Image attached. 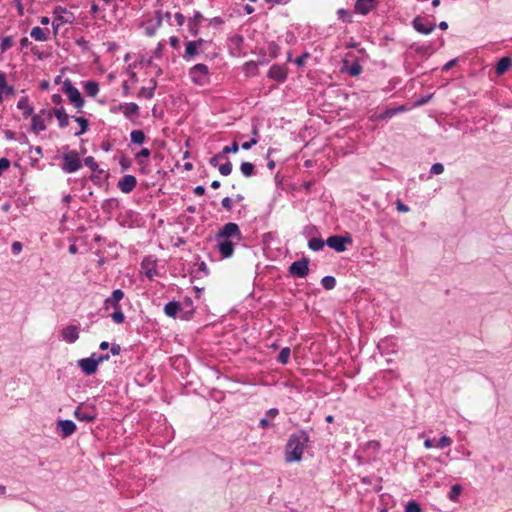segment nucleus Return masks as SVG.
Listing matches in <instances>:
<instances>
[{"label":"nucleus","instance_id":"1","mask_svg":"<svg viewBox=\"0 0 512 512\" xmlns=\"http://www.w3.org/2000/svg\"><path fill=\"white\" fill-rule=\"evenodd\" d=\"M313 441L309 430L301 428L291 433L284 447V459L286 463H298L303 459L306 448L311 447Z\"/></svg>","mask_w":512,"mask_h":512},{"label":"nucleus","instance_id":"2","mask_svg":"<svg viewBox=\"0 0 512 512\" xmlns=\"http://www.w3.org/2000/svg\"><path fill=\"white\" fill-rule=\"evenodd\" d=\"M62 91L66 94L69 102L78 110V112L82 113L81 109L85 104V99L69 78L63 81Z\"/></svg>","mask_w":512,"mask_h":512},{"label":"nucleus","instance_id":"3","mask_svg":"<svg viewBox=\"0 0 512 512\" xmlns=\"http://www.w3.org/2000/svg\"><path fill=\"white\" fill-rule=\"evenodd\" d=\"M61 169L64 173L71 174L77 172L82 167V160L79 152L68 150L62 155Z\"/></svg>","mask_w":512,"mask_h":512},{"label":"nucleus","instance_id":"4","mask_svg":"<svg viewBox=\"0 0 512 512\" xmlns=\"http://www.w3.org/2000/svg\"><path fill=\"white\" fill-rule=\"evenodd\" d=\"M352 242L353 239L349 233L331 235L326 239L327 246L338 253L346 251L347 245Z\"/></svg>","mask_w":512,"mask_h":512},{"label":"nucleus","instance_id":"5","mask_svg":"<svg viewBox=\"0 0 512 512\" xmlns=\"http://www.w3.org/2000/svg\"><path fill=\"white\" fill-rule=\"evenodd\" d=\"M309 264L310 259L306 256H303L302 258L292 262L288 266V274L289 276L295 277V278H305L309 274Z\"/></svg>","mask_w":512,"mask_h":512},{"label":"nucleus","instance_id":"6","mask_svg":"<svg viewBox=\"0 0 512 512\" xmlns=\"http://www.w3.org/2000/svg\"><path fill=\"white\" fill-rule=\"evenodd\" d=\"M218 237H224L236 242H240L243 239V235L239 228V225L235 222L225 223L215 234Z\"/></svg>","mask_w":512,"mask_h":512},{"label":"nucleus","instance_id":"7","mask_svg":"<svg viewBox=\"0 0 512 512\" xmlns=\"http://www.w3.org/2000/svg\"><path fill=\"white\" fill-rule=\"evenodd\" d=\"M73 416L78 421L92 423L97 418V409L94 405L84 407L83 403H81L75 408Z\"/></svg>","mask_w":512,"mask_h":512},{"label":"nucleus","instance_id":"8","mask_svg":"<svg viewBox=\"0 0 512 512\" xmlns=\"http://www.w3.org/2000/svg\"><path fill=\"white\" fill-rule=\"evenodd\" d=\"M188 74L193 84L197 86H202L207 82L203 79V77H208L209 68L206 64L197 63L189 69Z\"/></svg>","mask_w":512,"mask_h":512},{"label":"nucleus","instance_id":"9","mask_svg":"<svg viewBox=\"0 0 512 512\" xmlns=\"http://www.w3.org/2000/svg\"><path fill=\"white\" fill-rule=\"evenodd\" d=\"M216 249L223 259L231 258L238 242L215 235Z\"/></svg>","mask_w":512,"mask_h":512},{"label":"nucleus","instance_id":"10","mask_svg":"<svg viewBox=\"0 0 512 512\" xmlns=\"http://www.w3.org/2000/svg\"><path fill=\"white\" fill-rule=\"evenodd\" d=\"M77 366L84 375L92 376L97 373L99 364L97 359L91 354L89 357L79 359Z\"/></svg>","mask_w":512,"mask_h":512},{"label":"nucleus","instance_id":"11","mask_svg":"<svg viewBox=\"0 0 512 512\" xmlns=\"http://www.w3.org/2000/svg\"><path fill=\"white\" fill-rule=\"evenodd\" d=\"M77 430V425L70 419H59L56 422V432L63 438L66 439L73 435Z\"/></svg>","mask_w":512,"mask_h":512},{"label":"nucleus","instance_id":"12","mask_svg":"<svg viewBox=\"0 0 512 512\" xmlns=\"http://www.w3.org/2000/svg\"><path fill=\"white\" fill-rule=\"evenodd\" d=\"M287 77L288 70L282 64H273L267 72V78L278 83H284Z\"/></svg>","mask_w":512,"mask_h":512},{"label":"nucleus","instance_id":"13","mask_svg":"<svg viewBox=\"0 0 512 512\" xmlns=\"http://www.w3.org/2000/svg\"><path fill=\"white\" fill-rule=\"evenodd\" d=\"M244 37L241 34H234L228 37V50L232 57H238L242 53Z\"/></svg>","mask_w":512,"mask_h":512},{"label":"nucleus","instance_id":"14","mask_svg":"<svg viewBox=\"0 0 512 512\" xmlns=\"http://www.w3.org/2000/svg\"><path fill=\"white\" fill-rule=\"evenodd\" d=\"M136 186L137 179L134 175L131 174L123 175L117 183L118 189L125 194L131 193L136 188Z\"/></svg>","mask_w":512,"mask_h":512},{"label":"nucleus","instance_id":"15","mask_svg":"<svg viewBox=\"0 0 512 512\" xmlns=\"http://www.w3.org/2000/svg\"><path fill=\"white\" fill-rule=\"evenodd\" d=\"M411 25L415 29V31L423 35H428L432 33L436 28V24L433 22L425 24L421 16L414 17L413 20L411 21Z\"/></svg>","mask_w":512,"mask_h":512},{"label":"nucleus","instance_id":"16","mask_svg":"<svg viewBox=\"0 0 512 512\" xmlns=\"http://www.w3.org/2000/svg\"><path fill=\"white\" fill-rule=\"evenodd\" d=\"M55 116L60 128H65L69 125V116L63 106L54 107L49 111V120Z\"/></svg>","mask_w":512,"mask_h":512},{"label":"nucleus","instance_id":"17","mask_svg":"<svg viewBox=\"0 0 512 512\" xmlns=\"http://www.w3.org/2000/svg\"><path fill=\"white\" fill-rule=\"evenodd\" d=\"M62 339L68 344H73L79 339V327L77 325H67L61 330Z\"/></svg>","mask_w":512,"mask_h":512},{"label":"nucleus","instance_id":"18","mask_svg":"<svg viewBox=\"0 0 512 512\" xmlns=\"http://www.w3.org/2000/svg\"><path fill=\"white\" fill-rule=\"evenodd\" d=\"M204 19L200 11L195 10L193 16L188 19L187 28L189 33L196 37L200 33V23Z\"/></svg>","mask_w":512,"mask_h":512},{"label":"nucleus","instance_id":"19","mask_svg":"<svg viewBox=\"0 0 512 512\" xmlns=\"http://www.w3.org/2000/svg\"><path fill=\"white\" fill-rule=\"evenodd\" d=\"M377 5V0H356L354 12L360 15L369 14Z\"/></svg>","mask_w":512,"mask_h":512},{"label":"nucleus","instance_id":"20","mask_svg":"<svg viewBox=\"0 0 512 512\" xmlns=\"http://www.w3.org/2000/svg\"><path fill=\"white\" fill-rule=\"evenodd\" d=\"M194 266H196V268H193L190 271L191 281L209 275V269L207 264L204 261H202L199 256L196 257V263Z\"/></svg>","mask_w":512,"mask_h":512},{"label":"nucleus","instance_id":"21","mask_svg":"<svg viewBox=\"0 0 512 512\" xmlns=\"http://www.w3.org/2000/svg\"><path fill=\"white\" fill-rule=\"evenodd\" d=\"M362 66L357 59L350 62L344 60L342 65V72H346L351 77H357L362 73Z\"/></svg>","mask_w":512,"mask_h":512},{"label":"nucleus","instance_id":"22","mask_svg":"<svg viewBox=\"0 0 512 512\" xmlns=\"http://www.w3.org/2000/svg\"><path fill=\"white\" fill-rule=\"evenodd\" d=\"M124 298V292L121 289H115L112 291L110 297L106 298L104 301V308L108 310L110 307L119 308L120 301Z\"/></svg>","mask_w":512,"mask_h":512},{"label":"nucleus","instance_id":"23","mask_svg":"<svg viewBox=\"0 0 512 512\" xmlns=\"http://www.w3.org/2000/svg\"><path fill=\"white\" fill-rule=\"evenodd\" d=\"M182 311V304L179 301L172 300L164 305V313L167 317L176 318Z\"/></svg>","mask_w":512,"mask_h":512},{"label":"nucleus","instance_id":"24","mask_svg":"<svg viewBox=\"0 0 512 512\" xmlns=\"http://www.w3.org/2000/svg\"><path fill=\"white\" fill-rule=\"evenodd\" d=\"M512 67V58L509 56L501 57L495 64V74L504 75Z\"/></svg>","mask_w":512,"mask_h":512},{"label":"nucleus","instance_id":"25","mask_svg":"<svg viewBox=\"0 0 512 512\" xmlns=\"http://www.w3.org/2000/svg\"><path fill=\"white\" fill-rule=\"evenodd\" d=\"M0 91L6 97H13L16 95V89L14 86L7 83V75L5 72L0 71Z\"/></svg>","mask_w":512,"mask_h":512},{"label":"nucleus","instance_id":"26","mask_svg":"<svg viewBox=\"0 0 512 512\" xmlns=\"http://www.w3.org/2000/svg\"><path fill=\"white\" fill-rule=\"evenodd\" d=\"M17 108L22 110L24 118L31 117L34 114V107L29 104V98L27 96L21 97L17 102Z\"/></svg>","mask_w":512,"mask_h":512},{"label":"nucleus","instance_id":"27","mask_svg":"<svg viewBox=\"0 0 512 512\" xmlns=\"http://www.w3.org/2000/svg\"><path fill=\"white\" fill-rule=\"evenodd\" d=\"M201 53L199 47L193 41H187L185 43V52L183 54V58L186 61L193 60L197 55Z\"/></svg>","mask_w":512,"mask_h":512},{"label":"nucleus","instance_id":"28","mask_svg":"<svg viewBox=\"0 0 512 512\" xmlns=\"http://www.w3.org/2000/svg\"><path fill=\"white\" fill-rule=\"evenodd\" d=\"M46 124L40 114H33L31 116V131L38 134L46 130Z\"/></svg>","mask_w":512,"mask_h":512},{"label":"nucleus","instance_id":"29","mask_svg":"<svg viewBox=\"0 0 512 512\" xmlns=\"http://www.w3.org/2000/svg\"><path fill=\"white\" fill-rule=\"evenodd\" d=\"M139 106L138 104L134 103V102H128V103H123V113H124V116L133 122V118L134 116H137L139 114Z\"/></svg>","mask_w":512,"mask_h":512},{"label":"nucleus","instance_id":"30","mask_svg":"<svg viewBox=\"0 0 512 512\" xmlns=\"http://www.w3.org/2000/svg\"><path fill=\"white\" fill-rule=\"evenodd\" d=\"M72 119L79 125V130L74 133V136L79 137L89 130V120L83 116H72Z\"/></svg>","mask_w":512,"mask_h":512},{"label":"nucleus","instance_id":"31","mask_svg":"<svg viewBox=\"0 0 512 512\" xmlns=\"http://www.w3.org/2000/svg\"><path fill=\"white\" fill-rule=\"evenodd\" d=\"M147 137L144 133L143 130L141 129H136V130H132L130 132V144H133V145H143L146 141Z\"/></svg>","mask_w":512,"mask_h":512},{"label":"nucleus","instance_id":"32","mask_svg":"<svg viewBox=\"0 0 512 512\" xmlns=\"http://www.w3.org/2000/svg\"><path fill=\"white\" fill-rule=\"evenodd\" d=\"M83 89L90 97H95L99 92V83L95 80H87L82 82Z\"/></svg>","mask_w":512,"mask_h":512},{"label":"nucleus","instance_id":"33","mask_svg":"<svg viewBox=\"0 0 512 512\" xmlns=\"http://www.w3.org/2000/svg\"><path fill=\"white\" fill-rule=\"evenodd\" d=\"M119 207V201L117 198L105 199L101 205L103 213L111 215L112 212Z\"/></svg>","mask_w":512,"mask_h":512},{"label":"nucleus","instance_id":"34","mask_svg":"<svg viewBox=\"0 0 512 512\" xmlns=\"http://www.w3.org/2000/svg\"><path fill=\"white\" fill-rule=\"evenodd\" d=\"M109 177V173L105 172L103 169L98 168V171L92 172L89 176V180L93 182L94 185L101 186L102 183L107 180Z\"/></svg>","mask_w":512,"mask_h":512},{"label":"nucleus","instance_id":"35","mask_svg":"<svg viewBox=\"0 0 512 512\" xmlns=\"http://www.w3.org/2000/svg\"><path fill=\"white\" fill-rule=\"evenodd\" d=\"M325 245H327L326 240H323L321 237H310L308 240V247L314 252L323 250Z\"/></svg>","mask_w":512,"mask_h":512},{"label":"nucleus","instance_id":"36","mask_svg":"<svg viewBox=\"0 0 512 512\" xmlns=\"http://www.w3.org/2000/svg\"><path fill=\"white\" fill-rule=\"evenodd\" d=\"M49 32L48 29H42L41 27H33L30 31V36L36 40V41H46L48 39L47 33Z\"/></svg>","mask_w":512,"mask_h":512},{"label":"nucleus","instance_id":"37","mask_svg":"<svg viewBox=\"0 0 512 512\" xmlns=\"http://www.w3.org/2000/svg\"><path fill=\"white\" fill-rule=\"evenodd\" d=\"M241 174L246 177H252L256 174L255 165L252 162L243 161L240 165Z\"/></svg>","mask_w":512,"mask_h":512},{"label":"nucleus","instance_id":"38","mask_svg":"<svg viewBox=\"0 0 512 512\" xmlns=\"http://www.w3.org/2000/svg\"><path fill=\"white\" fill-rule=\"evenodd\" d=\"M411 49H414L416 53L429 57L431 54L434 53L433 47L431 44L428 45H417L416 43H413L410 45Z\"/></svg>","mask_w":512,"mask_h":512},{"label":"nucleus","instance_id":"39","mask_svg":"<svg viewBox=\"0 0 512 512\" xmlns=\"http://www.w3.org/2000/svg\"><path fill=\"white\" fill-rule=\"evenodd\" d=\"M463 492V486L461 484H453L448 492L447 498L452 502H458L460 495Z\"/></svg>","mask_w":512,"mask_h":512},{"label":"nucleus","instance_id":"40","mask_svg":"<svg viewBox=\"0 0 512 512\" xmlns=\"http://www.w3.org/2000/svg\"><path fill=\"white\" fill-rule=\"evenodd\" d=\"M253 53L257 56V61L255 62L258 63V65H266L271 61L265 47L257 48Z\"/></svg>","mask_w":512,"mask_h":512},{"label":"nucleus","instance_id":"41","mask_svg":"<svg viewBox=\"0 0 512 512\" xmlns=\"http://www.w3.org/2000/svg\"><path fill=\"white\" fill-rule=\"evenodd\" d=\"M336 14H337L338 20H340L341 22H343L345 24H350L353 22V15L350 10L340 8L336 11Z\"/></svg>","mask_w":512,"mask_h":512},{"label":"nucleus","instance_id":"42","mask_svg":"<svg viewBox=\"0 0 512 512\" xmlns=\"http://www.w3.org/2000/svg\"><path fill=\"white\" fill-rule=\"evenodd\" d=\"M265 48L271 60L276 59L280 54V47L274 41L268 42Z\"/></svg>","mask_w":512,"mask_h":512},{"label":"nucleus","instance_id":"43","mask_svg":"<svg viewBox=\"0 0 512 512\" xmlns=\"http://www.w3.org/2000/svg\"><path fill=\"white\" fill-rule=\"evenodd\" d=\"M258 63L250 60L243 65V71L249 76H256L258 74Z\"/></svg>","mask_w":512,"mask_h":512},{"label":"nucleus","instance_id":"44","mask_svg":"<svg viewBox=\"0 0 512 512\" xmlns=\"http://www.w3.org/2000/svg\"><path fill=\"white\" fill-rule=\"evenodd\" d=\"M337 284L336 278L332 275H326L321 279V285L325 290H332Z\"/></svg>","mask_w":512,"mask_h":512},{"label":"nucleus","instance_id":"45","mask_svg":"<svg viewBox=\"0 0 512 512\" xmlns=\"http://www.w3.org/2000/svg\"><path fill=\"white\" fill-rule=\"evenodd\" d=\"M290 355H291V350L289 347L282 348L276 358L277 362H279L282 365H286L289 361Z\"/></svg>","mask_w":512,"mask_h":512},{"label":"nucleus","instance_id":"46","mask_svg":"<svg viewBox=\"0 0 512 512\" xmlns=\"http://www.w3.org/2000/svg\"><path fill=\"white\" fill-rule=\"evenodd\" d=\"M404 512H422V507L418 501L409 500L405 504Z\"/></svg>","mask_w":512,"mask_h":512},{"label":"nucleus","instance_id":"47","mask_svg":"<svg viewBox=\"0 0 512 512\" xmlns=\"http://www.w3.org/2000/svg\"><path fill=\"white\" fill-rule=\"evenodd\" d=\"M110 316L116 324H122L125 321V315L121 310V306L119 308H114V311Z\"/></svg>","mask_w":512,"mask_h":512},{"label":"nucleus","instance_id":"48","mask_svg":"<svg viewBox=\"0 0 512 512\" xmlns=\"http://www.w3.org/2000/svg\"><path fill=\"white\" fill-rule=\"evenodd\" d=\"M277 239L276 232H267L262 235V244L266 247H270L272 242Z\"/></svg>","mask_w":512,"mask_h":512},{"label":"nucleus","instance_id":"49","mask_svg":"<svg viewBox=\"0 0 512 512\" xmlns=\"http://www.w3.org/2000/svg\"><path fill=\"white\" fill-rule=\"evenodd\" d=\"M151 156V150L148 148H141L135 155L134 158L136 161L149 160Z\"/></svg>","mask_w":512,"mask_h":512},{"label":"nucleus","instance_id":"50","mask_svg":"<svg viewBox=\"0 0 512 512\" xmlns=\"http://www.w3.org/2000/svg\"><path fill=\"white\" fill-rule=\"evenodd\" d=\"M232 169H233V165L232 163L227 159V161L223 164H221L219 167H218V170L220 172V174L222 176H228L231 174L232 172Z\"/></svg>","mask_w":512,"mask_h":512},{"label":"nucleus","instance_id":"51","mask_svg":"<svg viewBox=\"0 0 512 512\" xmlns=\"http://www.w3.org/2000/svg\"><path fill=\"white\" fill-rule=\"evenodd\" d=\"M155 91L154 88L141 87L138 92V97L152 99L154 97Z\"/></svg>","mask_w":512,"mask_h":512},{"label":"nucleus","instance_id":"52","mask_svg":"<svg viewBox=\"0 0 512 512\" xmlns=\"http://www.w3.org/2000/svg\"><path fill=\"white\" fill-rule=\"evenodd\" d=\"M239 150V145L236 141H233L230 145L224 146L222 149L223 155L226 157L227 154H235Z\"/></svg>","mask_w":512,"mask_h":512},{"label":"nucleus","instance_id":"53","mask_svg":"<svg viewBox=\"0 0 512 512\" xmlns=\"http://www.w3.org/2000/svg\"><path fill=\"white\" fill-rule=\"evenodd\" d=\"M139 165L138 172L142 175H148L150 173V163L149 160L136 161Z\"/></svg>","mask_w":512,"mask_h":512},{"label":"nucleus","instance_id":"54","mask_svg":"<svg viewBox=\"0 0 512 512\" xmlns=\"http://www.w3.org/2000/svg\"><path fill=\"white\" fill-rule=\"evenodd\" d=\"M139 65L152 66L153 65L152 57H150L148 59H144V57L141 56L138 61H135L133 64H130L128 68L134 69V68H137Z\"/></svg>","mask_w":512,"mask_h":512},{"label":"nucleus","instance_id":"55","mask_svg":"<svg viewBox=\"0 0 512 512\" xmlns=\"http://www.w3.org/2000/svg\"><path fill=\"white\" fill-rule=\"evenodd\" d=\"M83 162L87 167H89L92 170V172L98 171L99 165L94 159V157L88 156L82 160V163Z\"/></svg>","mask_w":512,"mask_h":512},{"label":"nucleus","instance_id":"56","mask_svg":"<svg viewBox=\"0 0 512 512\" xmlns=\"http://www.w3.org/2000/svg\"><path fill=\"white\" fill-rule=\"evenodd\" d=\"M452 444V439L447 436V435H443L439 438V440L436 441V447L437 448H446L448 446H450Z\"/></svg>","mask_w":512,"mask_h":512},{"label":"nucleus","instance_id":"57","mask_svg":"<svg viewBox=\"0 0 512 512\" xmlns=\"http://www.w3.org/2000/svg\"><path fill=\"white\" fill-rule=\"evenodd\" d=\"M194 314H195V308L194 307L186 309V310H184L182 308V311L179 313L178 316L182 320L189 321V320H191L194 317Z\"/></svg>","mask_w":512,"mask_h":512},{"label":"nucleus","instance_id":"58","mask_svg":"<svg viewBox=\"0 0 512 512\" xmlns=\"http://www.w3.org/2000/svg\"><path fill=\"white\" fill-rule=\"evenodd\" d=\"M13 46V37L12 36H5L3 37L0 47L2 52H6Z\"/></svg>","mask_w":512,"mask_h":512},{"label":"nucleus","instance_id":"59","mask_svg":"<svg viewBox=\"0 0 512 512\" xmlns=\"http://www.w3.org/2000/svg\"><path fill=\"white\" fill-rule=\"evenodd\" d=\"M224 159H227V157H225L222 152H219L209 159V164L212 167H219L221 165L219 162Z\"/></svg>","mask_w":512,"mask_h":512},{"label":"nucleus","instance_id":"60","mask_svg":"<svg viewBox=\"0 0 512 512\" xmlns=\"http://www.w3.org/2000/svg\"><path fill=\"white\" fill-rule=\"evenodd\" d=\"M433 96H434L433 93L421 96L414 102V107H420V106L426 105L433 98Z\"/></svg>","mask_w":512,"mask_h":512},{"label":"nucleus","instance_id":"61","mask_svg":"<svg viewBox=\"0 0 512 512\" xmlns=\"http://www.w3.org/2000/svg\"><path fill=\"white\" fill-rule=\"evenodd\" d=\"M75 20L74 14H70L69 18H64V15H59L58 17H54V21L61 25L63 24H72Z\"/></svg>","mask_w":512,"mask_h":512},{"label":"nucleus","instance_id":"62","mask_svg":"<svg viewBox=\"0 0 512 512\" xmlns=\"http://www.w3.org/2000/svg\"><path fill=\"white\" fill-rule=\"evenodd\" d=\"M444 171V165L440 162L434 163L430 168V173L432 175H439L443 173Z\"/></svg>","mask_w":512,"mask_h":512},{"label":"nucleus","instance_id":"63","mask_svg":"<svg viewBox=\"0 0 512 512\" xmlns=\"http://www.w3.org/2000/svg\"><path fill=\"white\" fill-rule=\"evenodd\" d=\"M309 57H310V54L308 52H303L300 56L296 57V59L294 60V63L298 67H303L305 65L306 59H308Z\"/></svg>","mask_w":512,"mask_h":512},{"label":"nucleus","instance_id":"64","mask_svg":"<svg viewBox=\"0 0 512 512\" xmlns=\"http://www.w3.org/2000/svg\"><path fill=\"white\" fill-rule=\"evenodd\" d=\"M119 165L122 171H127L131 167V160L128 157L123 156L119 159Z\"/></svg>","mask_w":512,"mask_h":512}]
</instances>
